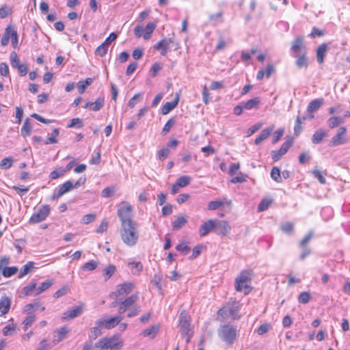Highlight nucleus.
<instances>
[{"mask_svg":"<svg viewBox=\"0 0 350 350\" xmlns=\"http://www.w3.org/2000/svg\"><path fill=\"white\" fill-rule=\"evenodd\" d=\"M160 329V325L159 324L153 325L147 329H144L142 332V335L144 337H148L150 338H154L157 334L159 333Z\"/></svg>","mask_w":350,"mask_h":350,"instance_id":"27","label":"nucleus"},{"mask_svg":"<svg viewBox=\"0 0 350 350\" xmlns=\"http://www.w3.org/2000/svg\"><path fill=\"white\" fill-rule=\"evenodd\" d=\"M178 325L181 334H187L191 330V317L185 310H182L179 314Z\"/></svg>","mask_w":350,"mask_h":350,"instance_id":"10","label":"nucleus"},{"mask_svg":"<svg viewBox=\"0 0 350 350\" xmlns=\"http://www.w3.org/2000/svg\"><path fill=\"white\" fill-rule=\"evenodd\" d=\"M139 299V293H135L130 296L120 299V301H116L112 303V306H118V313L123 314L126 310L131 308Z\"/></svg>","mask_w":350,"mask_h":350,"instance_id":"6","label":"nucleus"},{"mask_svg":"<svg viewBox=\"0 0 350 350\" xmlns=\"http://www.w3.org/2000/svg\"><path fill=\"white\" fill-rule=\"evenodd\" d=\"M219 335L221 338L229 344H232L236 339V329L230 325H224L220 327Z\"/></svg>","mask_w":350,"mask_h":350,"instance_id":"8","label":"nucleus"},{"mask_svg":"<svg viewBox=\"0 0 350 350\" xmlns=\"http://www.w3.org/2000/svg\"><path fill=\"white\" fill-rule=\"evenodd\" d=\"M323 99L312 100L308 105L307 111L308 113H312L317 110L323 104Z\"/></svg>","mask_w":350,"mask_h":350,"instance_id":"36","label":"nucleus"},{"mask_svg":"<svg viewBox=\"0 0 350 350\" xmlns=\"http://www.w3.org/2000/svg\"><path fill=\"white\" fill-rule=\"evenodd\" d=\"M84 304L80 303L78 306L73 307L72 309L64 312L62 315L63 321H68L79 316L83 311Z\"/></svg>","mask_w":350,"mask_h":350,"instance_id":"16","label":"nucleus"},{"mask_svg":"<svg viewBox=\"0 0 350 350\" xmlns=\"http://www.w3.org/2000/svg\"><path fill=\"white\" fill-rule=\"evenodd\" d=\"M124 345L123 340L118 334L110 337H103L94 344V350H120Z\"/></svg>","mask_w":350,"mask_h":350,"instance_id":"3","label":"nucleus"},{"mask_svg":"<svg viewBox=\"0 0 350 350\" xmlns=\"http://www.w3.org/2000/svg\"><path fill=\"white\" fill-rule=\"evenodd\" d=\"M116 267L115 265L109 264L103 269V276L105 280H108L116 272Z\"/></svg>","mask_w":350,"mask_h":350,"instance_id":"37","label":"nucleus"},{"mask_svg":"<svg viewBox=\"0 0 350 350\" xmlns=\"http://www.w3.org/2000/svg\"><path fill=\"white\" fill-rule=\"evenodd\" d=\"M108 221L106 219H103L99 226L96 229V232L98 234H101L105 232L108 228Z\"/></svg>","mask_w":350,"mask_h":350,"instance_id":"56","label":"nucleus"},{"mask_svg":"<svg viewBox=\"0 0 350 350\" xmlns=\"http://www.w3.org/2000/svg\"><path fill=\"white\" fill-rule=\"evenodd\" d=\"M191 180V178L190 176H181L176 180V183L180 187H184L190 183Z\"/></svg>","mask_w":350,"mask_h":350,"instance_id":"50","label":"nucleus"},{"mask_svg":"<svg viewBox=\"0 0 350 350\" xmlns=\"http://www.w3.org/2000/svg\"><path fill=\"white\" fill-rule=\"evenodd\" d=\"M176 250L181 252L185 255L190 252V247L184 242L178 244L176 246Z\"/></svg>","mask_w":350,"mask_h":350,"instance_id":"63","label":"nucleus"},{"mask_svg":"<svg viewBox=\"0 0 350 350\" xmlns=\"http://www.w3.org/2000/svg\"><path fill=\"white\" fill-rule=\"evenodd\" d=\"M108 51V46L101 43L96 49L95 54L100 57H103L107 54Z\"/></svg>","mask_w":350,"mask_h":350,"instance_id":"55","label":"nucleus"},{"mask_svg":"<svg viewBox=\"0 0 350 350\" xmlns=\"http://www.w3.org/2000/svg\"><path fill=\"white\" fill-rule=\"evenodd\" d=\"M231 227L228 222L226 220L217 221L215 227V232L219 235L226 236L230 231Z\"/></svg>","mask_w":350,"mask_h":350,"instance_id":"17","label":"nucleus"},{"mask_svg":"<svg viewBox=\"0 0 350 350\" xmlns=\"http://www.w3.org/2000/svg\"><path fill=\"white\" fill-rule=\"evenodd\" d=\"M252 275L251 270L241 271L234 280L235 290L237 292H243L245 295L249 294L252 290L250 286Z\"/></svg>","mask_w":350,"mask_h":350,"instance_id":"4","label":"nucleus"},{"mask_svg":"<svg viewBox=\"0 0 350 350\" xmlns=\"http://www.w3.org/2000/svg\"><path fill=\"white\" fill-rule=\"evenodd\" d=\"M170 46H174V49L176 50L179 48L178 43L176 42L172 38H163L156 43L153 48L160 52V54L163 56L166 55L170 50Z\"/></svg>","mask_w":350,"mask_h":350,"instance_id":"9","label":"nucleus"},{"mask_svg":"<svg viewBox=\"0 0 350 350\" xmlns=\"http://www.w3.org/2000/svg\"><path fill=\"white\" fill-rule=\"evenodd\" d=\"M232 203V202L230 199H228L226 197H223L209 202L207 208L209 211H214L221 207H231Z\"/></svg>","mask_w":350,"mask_h":350,"instance_id":"13","label":"nucleus"},{"mask_svg":"<svg viewBox=\"0 0 350 350\" xmlns=\"http://www.w3.org/2000/svg\"><path fill=\"white\" fill-rule=\"evenodd\" d=\"M293 144V139H290L284 142L280 148L277 150H273L271 152L272 159L273 161H278L283 155H284L291 147Z\"/></svg>","mask_w":350,"mask_h":350,"instance_id":"15","label":"nucleus"},{"mask_svg":"<svg viewBox=\"0 0 350 350\" xmlns=\"http://www.w3.org/2000/svg\"><path fill=\"white\" fill-rule=\"evenodd\" d=\"M291 51L293 56H297L299 54L307 53L306 46L303 36H298L292 42Z\"/></svg>","mask_w":350,"mask_h":350,"instance_id":"11","label":"nucleus"},{"mask_svg":"<svg viewBox=\"0 0 350 350\" xmlns=\"http://www.w3.org/2000/svg\"><path fill=\"white\" fill-rule=\"evenodd\" d=\"M10 38H11L12 44L14 48L17 49L18 47V33L16 30L13 29L10 26Z\"/></svg>","mask_w":350,"mask_h":350,"instance_id":"44","label":"nucleus"},{"mask_svg":"<svg viewBox=\"0 0 350 350\" xmlns=\"http://www.w3.org/2000/svg\"><path fill=\"white\" fill-rule=\"evenodd\" d=\"M117 215L120 221V237L127 247H134L138 243V224L134 220L133 208L128 202L122 201L118 205Z\"/></svg>","mask_w":350,"mask_h":350,"instance_id":"1","label":"nucleus"},{"mask_svg":"<svg viewBox=\"0 0 350 350\" xmlns=\"http://www.w3.org/2000/svg\"><path fill=\"white\" fill-rule=\"evenodd\" d=\"M83 126L82 120L79 118H72L70 120V123L68 124V128H81Z\"/></svg>","mask_w":350,"mask_h":350,"instance_id":"59","label":"nucleus"},{"mask_svg":"<svg viewBox=\"0 0 350 350\" xmlns=\"http://www.w3.org/2000/svg\"><path fill=\"white\" fill-rule=\"evenodd\" d=\"M306 120L305 117L301 118L297 116L295 120V124L294 126V134L295 135H299L302 130V122Z\"/></svg>","mask_w":350,"mask_h":350,"instance_id":"42","label":"nucleus"},{"mask_svg":"<svg viewBox=\"0 0 350 350\" xmlns=\"http://www.w3.org/2000/svg\"><path fill=\"white\" fill-rule=\"evenodd\" d=\"M122 320L121 315L110 317L107 319H99L97 321L96 324L98 327H103L107 329H111L116 327Z\"/></svg>","mask_w":350,"mask_h":350,"instance_id":"12","label":"nucleus"},{"mask_svg":"<svg viewBox=\"0 0 350 350\" xmlns=\"http://www.w3.org/2000/svg\"><path fill=\"white\" fill-rule=\"evenodd\" d=\"M281 230L286 234H291L294 230V225L292 222L288 221L281 225Z\"/></svg>","mask_w":350,"mask_h":350,"instance_id":"53","label":"nucleus"},{"mask_svg":"<svg viewBox=\"0 0 350 350\" xmlns=\"http://www.w3.org/2000/svg\"><path fill=\"white\" fill-rule=\"evenodd\" d=\"M53 284V282L51 280H48L46 281L42 282L40 284V285L36 289V295H38L40 293H42V292H44V291L49 288L52 286Z\"/></svg>","mask_w":350,"mask_h":350,"instance_id":"40","label":"nucleus"},{"mask_svg":"<svg viewBox=\"0 0 350 350\" xmlns=\"http://www.w3.org/2000/svg\"><path fill=\"white\" fill-rule=\"evenodd\" d=\"M10 32V25H8L5 28L4 35L1 40V44L3 46H7L9 42Z\"/></svg>","mask_w":350,"mask_h":350,"instance_id":"61","label":"nucleus"},{"mask_svg":"<svg viewBox=\"0 0 350 350\" xmlns=\"http://www.w3.org/2000/svg\"><path fill=\"white\" fill-rule=\"evenodd\" d=\"M69 332V329L67 327H62L55 329L53 333L52 342L56 345L64 340Z\"/></svg>","mask_w":350,"mask_h":350,"instance_id":"19","label":"nucleus"},{"mask_svg":"<svg viewBox=\"0 0 350 350\" xmlns=\"http://www.w3.org/2000/svg\"><path fill=\"white\" fill-rule=\"evenodd\" d=\"M18 271V268L16 267H8L5 269H3L1 271V273L5 278H9L14 274H16Z\"/></svg>","mask_w":350,"mask_h":350,"instance_id":"46","label":"nucleus"},{"mask_svg":"<svg viewBox=\"0 0 350 350\" xmlns=\"http://www.w3.org/2000/svg\"><path fill=\"white\" fill-rule=\"evenodd\" d=\"M328 47L327 44L322 43L317 49V60L319 64L324 62V57L327 54Z\"/></svg>","mask_w":350,"mask_h":350,"instance_id":"28","label":"nucleus"},{"mask_svg":"<svg viewBox=\"0 0 350 350\" xmlns=\"http://www.w3.org/2000/svg\"><path fill=\"white\" fill-rule=\"evenodd\" d=\"M17 325L15 323L12 322L7 325H5L2 330V333L3 336H10L12 335L16 330Z\"/></svg>","mask_w":350,"mask_h":350,"instance_id":"38","label":"nucleus"},{"mask_svg":"<svg viewBox=\"0 0 350 350\" xmlns=\"http://www.w3.org/2000/svg\"><path fill=\"white\" fill-rule=\"evenodd\" d=\"M157 22H150L144 28V33L143 34V38L144 40H149L151 37V34L154 31L157 27Z\"/></svg>","mask_w":350,"mask_h":350,"instance_id":"31","label":"nucleus"},{"mask_svg":"<svg viewBox=\"0 0 350 350\" xmlns=\"http://www.w3.org/2000/svg\"><path fill=\"white\" fill-rule=\"evenodd\" d=\"M10 60L11 66L14 68H16L18 65H20L19 59L16 53L14 51L10 53Z\"/></svg>","mask_w":350,"mask_h":350,"instance_id":"62","label":"nucleus"},{"mask_svg":"<svg viewBox=\"0 0 350 350\" xmlns=\"http://www.w3.org/2000/svg\"><path fill=\"white\" fill-rule=\"evenodd\" d=\"M11 306V299L6 296H2L0 299V317L6 314Z\"/></svg>","mask_w":350,"mask_h":350,"instance_id":"21","label":"nucleus"},{"mask_svg":"<svg viewBox=\"0 0 350 350\" xmlns=\"http://www.w3.org/2000/svg\"><path fill=\"white\" fill-rule=\"evenodd\" d=\"M247 175L240 173L239 176L232 177L230 179L232 183H243L247 180Z\"/></svg>","mask_w":350,"mask_h":350,"instance_id":"60","label":"nucleus"},{"mask_svg":"<svg viewBox=\"0 0 350 350\" xmlns=\"http://www.w3.org/2000/svg\"><path fill=\"white\" fill-rule=\"evenodd\" d=\"M35 306H40V303L35 302L26 304L23 309V312L28 315H33L32 314L35 310Z\"/></svg>","mask_w":350,"mask_h":350,"instance_id":"47","label":"nucleus"},{"mask_svg":"<svg viewBox=\"0 0 350 350\" xmlns=\"http://www.w3.org/2000/svg\"><path fill=\"white\" fill-rule=\"evenodd\" d=\"M104 105V98H98L94 102H91L90 109L93 111H99Z\"/></svg>","mask_w":350,"mask_h":350,"instance_id":"43","label":"nucleus"},{"mask_svg":"<svg viewBox=\"0 0 350 350\" xmlns=\"http://www.w3.org/2000/svg\"><path fill=\"white\" fill-rule=\"evenodd\" d=\"M296 57L295 64L299 68H307L308 66V60L307 57V53L299 54Z\"/></svg>","mask_w":350,"mask_h":350,"instance_id":"30","label":"nucleus"},{"mask_svg":"<svg viewBox=\"0 0 350 350\" xmlns=\"http://www.w3.org/2000/svg\"><path fill=\"white\" fill-rule=\"evenodd\" d=\"M13 164V159L11 157H8L3 159L0 162V167L3 170L10 168Z\"/></svg>","mask_w":350,"mask_h":350,"instance_id":"51","label":"nucleus"},{"mask_svg":"<svg viewBox=\"0 0 350 350\" xmlns=\"http://www.w3.org/2000/svg\"><path fill=\"white\" fill-rule=\"evenodd\" d=\"M241 306L242 304L240 301L230 299L217 310V318L220 321H225L228 318H231L232 320H238L241 317L239 313Z\"/></svg>","mask_w":350,"mask_h":350,"instance_id":"2","label":"nucleus"},{"mask_svg":"<svg viewBox=\"0 0 350 350\" xmlns=\"http://www.w3.org/2000/svg\"><path fill=\"white\" fill-rule=\"evenodd\" d=\"M216 219H208L204 222L199 228V234L200 237L207 235L211 230H215Z\"/></svg>","mask_w":350,"mask_h":350,"instance_id":"18","label":"nucleus"},{"mask_svg":"<svg viewBox=\"0 0 350 350\" xmlns=\"http://www.w3.org/2000/svg\"><path fill=\"white\" fill-rule=\"evenodd\" d=\"M275 72V68L273 64H268L266 69L260 70L256 75V79L261 81L266 77L269 78L270 76Z\"/></svg>","mask_w":350,"mask_h":350,"instance_id":"22","label":"nucleus"},{"mask_svg":"<svg viewBox=\"0 0 350 350\" xmlns=\"http://www.w3.org/2000/svg\"><path fill=\"white\" fill-rule=\"evenodd\" d=\"M32 126L29 118H26L21 128V132L23 137H26L31 135Z\"/></svg>","mask_w":350,"mask_h":350,"instance_id":"34","label":"nucleus"},{"mask_svg":"<svg viewBox=\"0 0 350 350\" xmlns=\"http://www.w3.org/2000/svg\"><path fill=\"white\" fill-rule=\"evenodd\" d=\"M98 262L96 260H90L85 262L81 267L83 271H93L98 267Z\"/></svg>","mask_w":350,"mask_h":350,"instance_id":"52","label":"nucleus"},{"mask_svg":"<svg viewBox=\"0 0 350 350\" xmlns=\"http://www.w3.org/2000/svg\"><path fill=\"white\" fill-rule=\"evenodd\" d=\"M311 299V295L309 292H301L298 296V301L300 304H308Z\"/></svg>","mask_w":350,"mask_h":350,"instance_id":"49","label":"nucleus"},{"mask_svg":"<svg viewBox=\"0 0 350 350\" xmlns=\"http://www.w3.org/2000/svg\"><path fill=\"white\" fill-rule=\"evenodd\" d=\"M134 282H124L118 284L114 291L111 292L109 297L116 301L122 299L129 295L135 288Z\"/></svg>","mask_w":350,"mask_h":350,"instance_id":"5","label":"nucleus"},{"mask_svg":"<svg viewBox=\"0 0 350 350\" xmlns=\"http://www.w3.org/2000/svg\"><path fill=\"white\" fill-rule=\"evenodd\" d=\"M327 132L323 129L317 131L312 137V142L318 144L327 136Z\"/></svg>","mask_w":350,"mask_h":350,"instance_id":"32","label":"nucleus"},{"mask_svg":"<svg viewBox=\"0 0 350 350\" xmlns=\"http://www.w3.org/2000/svg\"><path fill=\"white\" fill-rule=\"evenodd\" d=\"M92 81L93 80L90 77L86 78L85 80L79 81L77 85L79 92L80 94L84 93L86 88L91 85Z\"/></svg>","mask_w":350,"mask_h":350,"instance_id":"35","label":"nucleus"},{"mask_svg":"<svg viewBox=\"0 0 350 350\" xmlns=\"http://www.w3.org/2000/svg\"><path fill=\"white\" fill-rule=\"evenodd\" d=\"M59 135V130L57 129H54L51 133V136L48 137L45 141V144H55L57 142L56 137Z\"/></svg>","mask_w":350,"mask_h":350,"instance_id":"54","label":"nucleus"},{"mask_svg":"<svg viewBox=\"0 0 350 350\" xmlns=\"http://www.w3.org/2000/svg\"><path fill=\"white\" fill-rule=\"evenodd\" d=\"M72 189V183L70 180H67L59 186L57 195L53 196L52 199L54 200L55 198H58L64 195L66 193L71 191Z\"/></svg>","mask_w":350,"mask_h":350,"instance_id":"23","label":"nucleus"},{"mask_svg":"<svg viewBox=\"0 0 350 350\" xmlns=\"http://www.w3.org/2000/svg\"><path fill=\"white\" fill-rule=\"evenodd\" d=\"M347 142V129L345 126H341L338 130L337 133L332 138L330 144L331 146H336L343 144Z\"/></svg>","mask_w":350,"mask_h":350,"instance_id":"14","label":"nucleus"},{"mask_svg":"<svg viewBox=\"0 0 350 350\" xmlns=\"http://www.w3.org/2000/svg\"><path fill=\"white\" fill-rule=\"evenodd\" d=\"M271 203H272V200L271 199H268V198L262 199L260 202V203L258 206V211L262 212V211L267 210L269 207V206L271 205Z\"/></svg>","mask_w":350,"mask_h":350,"instance_id":"45","label":"nucleus"},{"mask_svg":"<svg viewBox=\"0 0 350 350\" xmlns=\"http://www.w3.org/2000/svg\"><path fill=\"white\" fill-rule=\"evenodd\" d=\"M51 213V207L48 204L38 207L30 217L29 221L31 224H38L46 219Z\"/></svg>","mask_w":350,"mask_h":350,"instance_id":"7","label":"nucleus"},{"mask_svg":"<svg viewBox=\"0 0 350 350\" xmlns=\"http://www.w3.org/2000/svg\"><path fill=\"white\" fill-rule=\"evenodd\" d=\"M34 269V262L32 261H28L23 267L21 269L18 278H22L29 273L31 272Z\"/></svg>","mask_w":350,"mask_h":350,"instance_id":"33","label":"nucleus"},{"mask_svg":"<svg viewBox=\"0 0 350 350\" xmlns=\"http://www.w3.org/2000/svg\"><path fill=\"white\" fill-rule=\"evenodd\" d=\"M36 321L35 315H28L23 321V327L26 331L29 327L31 326L33 323Z\"/></svg>","mask_w":350,"mask_h":350,"instance_id":"48","label":"nucleus"},{"mask_svg":"<svg viewBox=\"0 0 350 350\" xmlns=\"http://www.w3.org/2000/svg\"><path fill=\"white\" fill-rule=\"evenodd\" d=\"M36 283L32 282L25 286H24L22 289V293L24 296H28L29 295L32 291L36 288Z\"/></svg>","mask_w":350,"mask_h":350,"instance_id":"57","label":"nucleus"},{"mask_svg":"<svg viewBox=\"0 0 350 350\" xmlns=\"http://www.w3.org/2000/svg\"><path fill=\"white\" fill-rule=\"evenodd\" d=\"M273 130V126H270L269 127L263 129L260 133L259 136H258L254 141L256 145H259L261 142L269 137Z\"/></svg>","mask_w":350,"mask_h":350,"instance_id":"29","label":"nucleus"},{"mask_svg":"<svg viewBox=\"0 0 350 350\" xmlns=\"http://www.w3.org/2000/svg\"><path fill=\"white\" fill-rule=\"evenodd\" d=\"M127 266L133 275H139L143 270V265L140 261H129Z\"/></svg>","mask_w":350,"mask_h":350,"instance_id":"24","label":"nucleus"},{"mask_svg":"<svg viewBox=\"0 0 350 350\" xmlns=\"http://www.w3.org/2000/svg\"><path fill=\"white\" fill-rule=\"evenodd\" d=\"M261 100L259 97H254L246 102H243V108L245 110L257 109L259 108Z\"/></svg>","mask_w":350,"mask_h":350,"instance_id":"25","label":"nucleus"},{"mask_svg":"<svg viewBox=\"0 0 350 350\" xmlns=\"http://www.w3.org/2000/svg\"><path fill=\"white\" fill-rule=\"evenodd\" d=\"M343 122V118L340 116H333L328 119L327 124L331 129H334Z\"/></svg>","mask_w":350,"mask_h":350,"instance_id":"39","label":"nucleus"},{"mask_svg":"<svg viewBox=\"0 0 350 350\" xmlns=\"http://www.w3.org/2000/svg\"><path fill=\"white\" fill-rule=\"evenodd\" d=\"M175 122H176V120L174 118H171L170 119H169L162 129L163 134V135L167 134L170 131V130L172 129V127L174 126Z\"/></svg>","mask_w":350,"mask_h":350,"instance_id":"58","label":"nucleus"},{"mask_svg":"<svg viewBox=\"0 0 350 350\" xmlns=\"http://www.w3.org/2000/svg\"><path fill=\"white\" fill-rule=\"evenodd\" d=\"M170 154L168 148H163L157 152L158 158L161 161L165 160Z\"/></svg>","mask_w":350,"mask_h":350,"instance_id":"64","label":"nucleus"},{"mask_svg":"<svg viewBox=\"0 0 350 350\" xmlns=\"http://www.w3.org/2000/svg\"><path fill=\"white\" fill-rule=\"evenodd\" d=\"M187 223V217L185 215L178 216L174 221L172 223V227L173 230H178L185 226Z\"/></svg>","mask_w":350,"mask_h":350,"instance_id":"26","label":"nucleus"},{"mask_svg":"<svg viewBox=\"0 0 350 350\" xmlns=\"http://www.w3.org/2000/svg\"><path fill=\"white\" fill-rule=\"evenodd\" d=\"M271 177L276 183H282L281 172L278 167H273L271 170Z\"/></svg>","mask_w":350,"mask_h":350,"instance_id":"41","label":"nucleus"},{"mask_svg":"<svg viewBox=\"0 0 350 350\" xmlns=\"http://www.w3.org/2000/svg\"><path fill=\"white\" fill-rule=\"evenodd\" d=\"M180 98L179 93L176 92L175 94V97L174 100L171 102L165 103L161 107V111L163 115H167L169 113L172 109H174L178 103Z\"/></svg>","mask_w":350,"mask_h":350,"instance_id":"20","label":"nucleus"}]
</instances>
